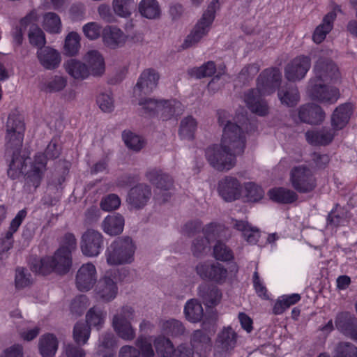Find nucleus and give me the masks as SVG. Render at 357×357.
I'll return each instance as SVG.
<instances>
[{"label": "nucleus", "mask_w": 357, "mask_h": 357, "mask_svg": "<svg viewBox=\"0 0 357 357\" xmlns=\"http://www.w3.org/2000/svg\"><path fill=\"white\" fill-rule=\"evenodd\" d=\"M28 38L30 44L38 49L44 47L46 44L45 35L43 31L36 24L30 26Z\"/></svg>", "instance_id": "obj_51"}, {"label": "nucleus", "mask_w": 357, "mask_h": 357, "mask_svg": "<svg viewBox=\"0 0 357 357\" xmlns=\"http://www.w3.org/2000/svg\"><path fill=\"white\" fill-rule=\"evenodd\" d=\"M230 149H225L220 143V146L214 145L206 151V157L209 164L218 171H228L232 169L236 162V156Z\"/></svg>", "instance_id": "obj_8"}, {"label": "nucleus", "mask_w": 357, "mask_h": 357, "mask_svg": "<svg viewBox=\"0 0 357 357\" xmlns=\"http://www.w3.org/2000/svg\"><path fill=\"white\" fill-rule=\"evenodd\" d=\"M203 329L196 330L191 335L190 344L195 351L200 356H204L212 347L211 335L215 332L214 324L207 326L204 321Z\"/></svg>", "instance_id": "obj_10"}, {"label": "nucleus", "mask_w": 357, "mask_h": 357, "mask_svg": "<svg viewBox=\"0 0 357 357\" xmlns=\"http://www.w3.org/2000/svg\"><path fill=\"white\" fill-rule=\"evenodd\" d=\"M233 227L242 233L243 238L250 244H256L259 238V230L248 221L233 220Z\"/></svg>", "instance_id": "obj_33"}, {"label": "nucleus", "mask_w": 357, "mask_h": 357, "mask_svg": "<svg viewBox=\"0 0 357 357\" xmlns=\"http://www.w3.org/2000/svg\"><path fill=\"white\" fill-rule=\"evenodd\" d=\"M104 237L100 232L93 229H86L82 235L80 248L84 256H98L103 247Z\"/></svg>", "instance_id": "obj_12"}, {"label": "nucleus", "mask_w": 357, "mask_h": 357, "mask_svg": "<svg viewBox=\"0 0 357 357\" xmlns=\"http://www.w3.org/2000/svg\"><path fill=\"white\" fill-rule=\"evenodd\" d=\"M97 280V271L92 263H86L78 269L76 275V285L79 290L91 289Z\"/></svg>", "instance_id": "obj_20"}, {"label": "nucleus", "mask_w": 357, "mask_h": 357, "mask_svg": "<svg viewBox=\"0 0 357 357\" xmlns=\"http://www.w3.org/2000/svg\"><path fill=\"white\" fill-rule=\"evenodd\" d=\"M151 196V187L145 183H139L129 190L126 201L130 209L140 210L146 206Z\"/></svg>", "instance_id": "obj_14"}, {"label": "nucleus", "mask_w": 357, "mask_h": 357, "mask_svg": "<svg viewBox=\"0 0 357 357\" xmlns=\"http://www.w3.org/2000/svg\"><path fill=\"white\" fill-rule=\"evenodd\" d=\"M36 56L40 64L47 70L56 69L61 61L60 53L50 46L38 49Z\"/></svg>", "instance_id": "obj_24"}, {"label": "nucleus", "mask_w": 357, "mask_h": 357, "mask_svg": "<svg viewBox=\"0 0 357 357\" xmlns=\"http://www.w3.org/2000/svg\"><path fill=\"white\" fill-rule=\"evenodd\" d=\"M127 37L123 32L116 26H110L104 35V40L107 46L116 48L123 45Z\"/></svg>", "instance_id": "obj_40"}, {"label": "nucleus", "mask_w": 357, "mask_h": 357, "mask_svg": "<svg viewBox=\"0 0 357 357\" xmlns=\"http://www.w3.org/2000/svg\"><path fill=\"white\" fill-rule=\"evenodd\" d=\"M212 22L201 17L196 23L190 33L185 37L182 47L188 49L197 45L211 30Z\"/></svg>", "instance_id": "obj_21"}, {"label": "nucleus", "mask_w": 357, "mask_h": 357, "mask_svg": "<svg viewBox=\"0 0 357 357\" xmlns=\"http://www.w3.org/2000/svg\"><path fill=\"white\" fill-rule=\"evenodd\" d=\"M307 93L312 100L329 105L336 102L340 96L338 89L325 82H317L316 79L310 80Z\"/></svg>", "instance_id": "obj_9"}, {"label": "nucleus", "mask_w": 357, "mask_h": 357, "mask_svg": "<svg viewBox=\"0 0 357 357\" xmlns=\"http://www.w3.org/2000/svg\"><path fill=\"white\" fill-rule=\"evenodd\" d=\"M333 357H357V347L349 342H340L335 347Z\"/></svg>", "instance_id": "obj_50"}, {"label": "nucleus", "mask_w": 357, "mask_h": 357, "mask_svg": "<svg viewBox=\"0 0 357 357\" xmlns=\"http://www.w3.org/2000/svg\"><path fill=\"white\" fill-rule=\"evenodd\" d=\"M218 192L227 202L238 199L241 193V185L236 178L225 176L218 183Z\"/></svg>", "instance_id": "obj_22"}, {"label": "nucleus", "mask_w": 357, "mask_h": 357, "mask_svg": "<svg viewBox=\"0 0 357 357\" xmlns=\"http://www.w3.org/2000/svg\"><path fill=\"white\" fill-rule=\"evenodd\" d=\"M118 286L114 278L109 273L102 276L95 287L96 296L105 302L114 300L118 294Z\"/></svg>", "instance_id": "obj_18"}, {"label": "nucleus", "mask_w": 357, "mask_h": 357, "mask_svg": "<svg viewBox=\"0 0 357 357\" xmlns=\"http://www.w3.org/2000/svg\"><path fill=\"white\" fill-rule=\"evenodd\" d=\"M140 14L150 20L157 19L160 15V8L156 0H142L139 3Z\"/></svg>", "instance_id": "obj_41"}, {"label": "nucleus", "mask_w": 357, "mask_h": 357, "mask_svg": "<svg viewBox=\"0 0 357 357\" xmlns=\"http://www.w3.org/2000/svg\"><path fill=\"white\" fill-rule=\"evenodd\" d=\"M162 331L168 335L179 336L184 334L185 328L181 321L172 319L162 322Z\"/></svg>", "instance_id": "obj_49"}, {"label": "nucleus", "mask_w": 357, "mask_h": 357, "mask_svg": "<svg viewBox=\"0 0 357 357\" xmlns=\"http://www.w3.org/2000/svg\"><path fill=\"white\" fill-rule=\"evenodd\" d=\"M91 333V328L84 323H77L73 329V339L79 345L85 344Z\"/></svg>", "instance_id": "obj_52"}, {"label": "nucleus", "mask_w": 357, "mask_h": 357, "mask_svg": "<svg viewBox=\"0 0 357 357\" xmlns=\"http://www.w3.org/2000/svg\"><path fill=\"white\" fill-rule=\"evenodd\" d=\"M184 314L186 319L190 322L196 323L199 321L203 317V307L198 301L191 299L185 305Z\"/></svg>", "instance_id": "obj_42"}, {"label": "nucleus", "mask_w": 357, "mask_h": 357, "mask_svg": "<svg viewBox=\"0 0 357 357\" xmlns=\"http://www.w3.org/2000/svg\"><path fill=\"white\" fill-rule=\"evenodd\" d=\"M197 128V122L195 118L188 116L183 119L180 123L178 134L181 139L192 140Z\"/></svg>", "instance_id": "obj_43"}, {"label": "nucleus", "mask_w": 357, "mask_h": 357, "mask_svg": "<svg viewBox=\"0 0 357 357\" xmlns=\"http://www.w3.org/2000/svg\"><path fill=\"white\" fill-rule=\"evenodd\" d=\"M289 183L297 192L302 194L312 192L317 185L313 171L306 165H300L291 168L289 172Z\"/></svg>", "instance_id": "obj_6"}, {"label": "nucleus", "mask_w": 357, "mask_h": 357, "mask_svg": "<svg viewBox=\"0 0 357 357\" xmlns=\"http://www.w3.org/2000/svg\"><path fill=\"white\" fill-rule=\"evenodd\" d=\"M325 116L323 109L314 103L303 105L298 109L299 119L306 123L319 124L324 121Z\"/></svg>", "instance_id": "obj_23"}, {"label": "nucleus", "mask_w": 357, "mask_h": 357, "mask_svg": "<svg viewBox=\"0 0 357 357\" xmlns=\"http://www.w3.org/2000/svg\"><path fill=\"white\" fill-rule=\"evenodd\" d=\"M84 61L91 75H102L105 71V61L102 56L97 50H89L84 56Z\"/></svg>", "instance_id": "obj_30"}, {"label": "nucleus", "mask_w": 357, "mask_h": 357, "mask_svg": "<svg viewBox=\"0 0 357 357\" xmlns=\"http://www.w3.org/2000/svg\"><path fill=\"white\" fill-rule=\"evenodd\" d=\"M195 271L202 279L218 284L225 282L227 277V270L218 262H200L196 266Z\"/></svg>", "instance_id": "obj_13"}, {"label": "nucleus", "mask_w": 357, "mask_h": 357, "mask_svg": "<svg viewBox=\"0 0 357 357\" xmlns=\"http://www.w3.org/2000/svg\"><path fill=\"white\" fill-rule=\"evenodd\" d=\"M84 36L89 40L98 39L102 33V26L96 22H89L82 27Z\"/></svg>", "instance_id": "obj_62"}, {"label": "nucleus", "mask_w": 357, "mask_h": 357, "mask_svg": "<svg viewBox=\"0 0 357 357\" xmlns=\"http://www.w3.org/2000/svg\"><path fill=\"white\" fill-rule=\"evenodd\" d=\"M353 112L351 103H344L339 105L333 112L331 116V123L334 130H341L348 123Z\"/></svg>", "instance_id": "obj_27"}, {"label": "nucleus", "mask_w": 357, "mask_h": 357, "mask_svg": "<svg viewBox=\"0 0 357 357\" xmlns=\"http://www.w3.org/2000/svg\"><path fill=\"white\" fill-rule=\"evenodd\" d=\"M270 199L281 204H291L298 199L297 193L293 190L285 188H275L268 191Z\"/></svg>", "instance_id": "obj_37"}, {"label": "nucleus", "mask_w": 357, "mask_h": 357, "mask_svg": "<svg viewBox=\"0 0 357 357\" xmlns=\"http://www.w3.org/2000/svg\"><path fill=\"white\" fill-rule=\"evenodd\" d=\"M153 343L158 355L161 357H172L175 349L168 338L160 335L154 339Z\"/></svg>", "instance_id": "obj_47"}, {"label": "nucleus", "mask_w": 357, "mask_h": 357, "mask_svg": "<svg viewBox=\"0 0 357 357\" xmlns=\"http://www.w3.org/2000/svg\"><path fill=\"white\" fill-rule=\"evenodd\" d=\"M124 222L123 217L119 213L107 215L102 223V228L110 236L119 235L123 230Z\"/></svg>", "instance_id": "obj_34"}, {"label": "nucleus", "mask_w": 357, "mask_h": 357, "mask_svg": "<svg viewBox=\"0 0 357 357\" xmlns=\"http://www.w3.org/2000/svg\"><path fill=\"white\" fill-rule=\"evenodd\" d=\"M314 77L317 82H333L339 77V70L335 64L328 59L320 58L314 67Z\"/></svg>", "instance_id": "obj_15"}, {"label": "nucleus", "mask_w": 357, "mask_h": 357, "mask_svg": "<svg viewBox=\"0 0 357 357\" xmlns=\"http://www.w3.org/2000/svg\"><path fill=\"white\" fill-rule=\"evenodd\" d=\"M198 294L208 307L217 305L222 298V293L217 287L206 284L199 286Z\"/></svg>", "instance_id": "obj_29"}, {"label": "nucleus", "mask_w": 357, "mask_h": 357, "mask_svg": "<svg viewBox=\"0 0 357 357\" xmlns=\"http://www.w3.org/2000/svg\"><path fill=\"white\" fill-rule=\"evenodd\" d=\"M66 72L76 79H84L91 74L87 66L79 60L70 59L63 63Z\"/></svg>", "instance_id": "obj_32"}, {"label": "nucleus", "mask_w": 357, "mask_h": 357, "mask_svg": "<svg viewBox=\"0 0 357 357\" xmlns=\"http://www.w3.org/2000/svg\"><path fill=\"white\" fill-rule=\"evenodd\" d=\"M80 47V36L77 32H70L65 38L64 54L70 56H75L78 53Z\"/></svg>", "instance_id": "obj_44"}, {"label": "nucleus", "mask_w": 357, "mask_h": 357, "mask_svg": "<svg viewBox=\"0 0 357 357\" xmlns=\"http://www.w3.org/2000/svg\"><path fill=\"white\" fill-rule=\"evenodd\" d=\"M135 317V310L130 306H123L112 317V326L116 335L125 341L135 338V329L131 321Z\"/></svg>", "instance_id": "obj_5"}, {"label": "nucleus", "mask_w": 357, "mask_h": 357, "mask_svg": "<svg viewBox=\"0 0 357 357\" xmlns=\"http://www.w3.org/2000/svg\"><path fill=\"white\" fill-rule=\"evenodd\" d=\"M237 334L230 326L224 327L218 334L215 342L217 352H229L231 351L236 344Z\"/></svg>", "instance_id": "obj_25"}, {"label": "nucleus", "mask_w": 357, "mask_h": 357, "mask_svg": "<svg viewBox=\"0 0 357 357\" xmlns=\"http://www.w3.org/2000/svg\"><path fill=\"white\" fill-rule=\"evenodd\" d=\"M147 180L160 190H169L173 186V180L160 169H152L146 174Z\"/></svg>", "instance_id": "obj_28"}, {"label": "nucleus", "mask_w": 357, "mask_h": 357, "mask_svg": "<svg viewBox=\"0 0 357 357\" xmlns=\"http://www.w3.org/2000/svg\"><path fill=\"white\" fill-rule=\"evenodd\" d=\"M97 103L104 112H111L114 109V98L110 93H101L98 97Z\"/></svg>", "instance_id": "obj_64"}, {"label": "nucleus", "mask_w": 357, "mask_h": 357, "mask_svg": "<svg viewBox=\"0 0 357 357\" xmlns=\"http://www.w3.org/2000/svg\"><path fill=\"white\" fill-rule=\"evenodd\" d=\"M160 101L153 98H143L139 100V105L142 107L143 114L147 115L158 114Z\"/></svg>", "instance_id": "obj_58"}, {"label": "nucleus", "mask_w": 357, "mask_h": 357, "mask_svg": "<svg viewBox=\"0 0 357 357\" xmlns=\"http://www.w3.org/2000/svg\"><path fill=\"white\" fill-rule=\"evenodd\" d=\"M213 255L216 259L223 261H229L234 257L231 250L220 241L215 245Z\"/></svg>", "instance_id": "obj_57"}, {"label": "nucleus", "mask_w": 357, "mask_h": 357, "mask_svg": "<svg viewBox=\"0 0 357 357\" xmlns=\"http://www.w3.org/2000/svg\"><path fill=\"white\" fill-rule=\"evenodd\" d=\"M159 75L153 69H146L142 72L134 88L135 96H142L151 93L157 86Z\"/></svg>", "instance_id": "obj_19"}, {"label": "nucleus", "mask_w": 357, "mask_h": 357, "mask_svg": "<svg viewBox=\"0 0 357 357\" xmlns=\"http://www.w3.org/2000/svg\"><path fill=\"white\" fill-rule=\"evenodd\" d=\"M58 340L52 333H45L40 336L38 341V351L43 357H52L58 349Z\"/></svg>", "instance_id": "obj_31"}, {"label": "nucleus", "mask_w": 357, "mask_h": 357, "mask_svg": "<svg viewBox=\"0 0 357 357\" xmlns=\"http://www.w3.org/2000/svg\"><path fill=\"white\" fill-rule=\"evenodd\" d=\"M105 316L106 312L102 309L97 307L91 308L86 315L87 326H94L100 329L105 322Z\"/></svg>", "instance_id": "obj_46"}, {"label": "nucleus", "mask_w": 357, "mask_h": 357, "mask_svg": "<svg viewBox=\"0 0 357 357\" xmlns=\"http://www.w3.org/2000/svg\"><path fill=\"white\" fill-rule=\"evenodd\" d=\"M158 115L163 120H167L174 116L180 115L183 111V105L178 100H160Z\"/></svg>", "instance_id": "obj_35"}, {"label": "nucleus", "mask_w": 357, "mask_h": 357, "mask_svg": "<svg viewBox=\"0 0 357 357\" xmlns=\"http://www.w3.org/2000/svg\"><path fill=\"white\" fill-rule=\"evenodd\" d=\"M280 102L287 107H294L300 100V94L296 86L286 85L278 91Z\"/></svg>", "instance_id": "obj_36"}, {"label": "nucleus", "mask_w": 357, "mask_h": 357, "mask_svg": "<svg viewBox=\"0 0 357 357\" xmlns=\"http://www.w3.org/2000/svg\"><path fill=\"white\" fill-rule=\"evenodd\" d=\"M245 195L251 202H257L264 196L263 189L255 183L248 182L245 184Z\"/></svg>", "instance_id": "obj_61"}, {"label": "nucleus", "mask_w": 357, "mask_h": 357, "mask_svg": "<svg viewBox=\"0 0 357 357\" xmlns=\"http://www.w3.org/2000/svg\"><path fill=\"white\" fill-rule=\"evenodd\" d=\"M43 26L47 32L51 33H59L61 31V19L57 14L52 12L44 15Z\"/></svg>", "instance_id": "obj_45"}, {"label": "nucleus", "mask_w": 357, "mask_h": 357, "mask_svg": "<svg viewBox=\"0 0 357 357\" xmlns=\"http://www.w3.org/2000/svg\"><path fill=\"white\" fill-rule=\"evenodd\" d=\"M281 79V73L275 68H267L261 73L257 78V89L248 91L245 95V102L252 112L259 116L268 114V107L261 96L274 93Z\"/></svg>", "instance_id": "obj_1"}, {"label": "nucleus", "mask_w": 357, "mask_h": 357, "mask_svg": "<svg viewBox=\"0 0 357 357\" xmlns=\"http://www.w3.org/2000/svg\"><path fill=\"white\" fill-rule=\"evenodd\" d=\"M100 208L105 211H111L117 209L121 205V199L116 194H109L100 201Z\"/></svg>", "instance_id": "obj_59"}, {"label": "nucleus", "mask_w": 357, "mask_h": 357, "mask_svg": "<svg viewBox=\"0 0 357 357\" xmlns=\"http://www.w3.org/2000/svg\"><path fill=\"white\" fill-rule=\"evenodd\" d=\"M333 130L323 129L319 131H309L305 134L307 141L312 144L326 145L333 139L335 132Z\"/></svg>", "instance_id": "obj_39"}, {"label": "nucleus", "mask_w": 357, "mask_h": 357, "mask_svg": "<svg viewBox=\"0 0 357 357\" xmlns=\"http://www.w3.org/2000/svg\"><path fill=\"white\" fill-rule=\"evenodd\" d=\"M122 137L126 145L130 149L138 151L144 146L143 139L131 132H123Z\"/></svg>", "instance_id": "obj_56"}, {"label": "nucleus", "mask_w": 357, "mask_h": 357, "mask_svg": "<svg viewBox=\"0 0 357 357\" xmlns=\"http://www.w3.org/2000/svg\"><path fill=\"white\" fill-rule=\"evenodd\" d=\"M336 17L335 11L328 13L323 20L321 24L318 26L313 34V40L316 43H321L326 38V35L333 28V22Z\"/></svg>", "instance_id": "obj_38"}, {"label": "nucleus", "mask_w": 357, "mask_h": 357, "mask_svg": "<svg viewBox=\"0 0 357 357\" xmlns=\"http://www.w3.org/2000/svg\"><path fill=\"white\" fill-rule=\"evenodd\" d=\"M112 6L117 15L128 17L135 7V2L134 0H113Z\"/></svg>", "instance_id": "obj_48"}, {"label": "nucleus", "mask_w": 357, "mask_h": 357, "mask_svg": "<svg viewBox=\"0 0 357 357\" xmlns=\"http://www.w3.org/2000/svg\"><path fill=\"white\" fill-rule=\"evenodd\" d=\"M136 249V245L130 237L116 238L105 252L107 263L109 266L130 264L135 260Z\"/></svg>", "instance_id": "obj_4"}, {"label": "nucleus", "mask_w": 357, "mask_h": 357, "mask_svg": "<svg viewBox=\"0 0 357 357\" xmlns=\"http://www.w3.org/2000/svg\"><path fill=\"white\" fill-rule=\"evenodd\" d=\"M135 344L140 352L141 357H154L155 353L152 344L146 337H139Z\"/></svg>", "instance_id": "obj_60"}, {"label": "nucleus", "mask_w": 357, "mask_h": 357, "mask_svg": "<svg viewBox=\"0 0 357 357\" xmlns=\"http://www.w3.org/2000/svg\"><path fill=\"white\" fill-rule=\"evenodd\" d=\"M215 65L213 61H208L199 68H194L190 70L192 76L200 79L205 77L212 76L215 72Z\"/></svg>", "instance_id": "obj_55"}, {"label": "nucleus", "mask_w": 357, "mask_h": 357, "mask_svg": "<svg viewBox=\"0 0 357 357\" xmlns=\"http://www.w3.org/2000/svg\"><path fill=\"white\" fill-rule=\"evenodd\" d=\"M24 124L22 117L16 114L9 115L6 123V146L8 150L14 147L22 148L24 138Z\"/></svg>", "instance_id": "obj_11"}, {"label": "nucleus", "mask_w": 357, "mask_h": 357, "mask_svg": "<svg viewBox=\"0 0 357 357\" xmlns=\"http://www.w3.org/2000/svg\"><path fill=\"white\" fill-rule=\"evenodd\" d=\"M21 148L17 149L13 146V149H9L6 146V154L12 155V160L9 165L8 170V176L13 179L18 178L22 174L24 171V169L26 166V158L20 155Z\"/></svg>", "instance_id": "obj_26"}, {"label": "nucleus", "mask_w": 357, "mask_h": 357, "mask_svg": "<svg viewBox=\"0 0 357 357\" xmlns=\"http://www.w3.org/2000/svg\"><path fill=\"white\" fill-rule=\"evenodd\" d=\"M335 326L341 334L357 342V318L354 314L348 312L338 313Z\"/></svg>", "instance_id": "obj_17"}, {"label": "nucleus", "mask_w": 357, "mask_h": 357, "mask_svg": "<svg viewBox=\"0 0 357 357\" xmlns=\"http://www.w3.org/2000/svg\"><path fill=\"white\" fill-rule=\"evenodd\" d=\"M218 122L223 127L222 146L241 155L245 146V137L241 126L231 121V116L226 111L218 112Z\"/></svg>", "instance_id": "obj_2"}, {"label": "nucleus", "mask_w": 357, "mask_h": 357, "mask_svg": "<svg viewBox=\"0 0 357 357\" xmlns=\"http://www.w3.org/2000/svg\"><path fill=\"white\" fill-rule=\"evenodd\" d=\"M71 266L72 257L69 250L59 248L52 256H47L39 260H35L31 264V269L42 275H47L52 272L61 275L67 273Z\"/></svg>", "instance_id": "obj_3"}, {"label": "nucleus", "mask_w": 357, "mask_h": 357, "mask_svg": "<svg viewBox=\"0 0 357 357\" xmlns=\"http://www.w3.org/2000/svg\"><path fill=\"white\" fill-rule=\"evenodd\" d=\"M98 342V353L99 354H103L107 351L110 354V352L116 346V340L112 333H102L99 337Z\"/></svg>", "instance_id": "obj_53"}, {"label": "nucleus", "mask_w": 357, "mask_h": 357, "mask_svg": "<svg viewBox=\"0 0 357 357\" xmlns=\"http://www.w3.org/2000/svg\"><path fill=\"white\" fill-rule=\"evenodd\" d=\"M311 66L310 59L305 56H298L291 61L284 68V76L290 82L302 79Z\"/></svg>", "instance_id": "obj_16"}, {"label": "nucleus", "mask_w": 357, "mask_h": 357, "mask_svg": "<svg viewBox=\"0 0 357 357\" xmlns=\"http://www.w3.org/2000/svg\"><path fill=\"white\" fill-rule=\"evenodd\" d=\"M259 71V66L257 63H252L245 66L239 73L238 78L243 84L252 79Z\"/></svg>", "instance_id": "obj_63"}, {"label": "nucleus", "mask_w": 357, "mask_h": 357, "mask_svg": "<svg viewBox=\"0 0 357 357\" xmlns=\"http://www.w3.org/2000/svg\"><path fill=\"white\" fill-rule=\"evenodd\" d=\"M207 229L204 232V237L197 238L192 243V251L193 255L199 257L205 254L209 250L210 236L206 235Z\"/></svg>", "instance_id": "obj_54"}, {"label": "nucleus", "mask_w": 357, "mask_h": 357, "mask_svg": "<svg viewBox=\"0 0 357 357\" xmlns=\"http://www.w3.org/2000/svg\"><path fill=\"white\" fill-rule=\"evenodd\" d=\"M60 155V148L53 142L47 146L45 153H38L35 157L32 169L27 173L26 183L37 188L42 179L43 174L46 169L47 160L55 159Z\"/></svg>", "instance_id": "obj_7"}]
</instances>
